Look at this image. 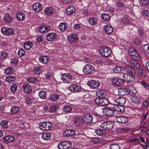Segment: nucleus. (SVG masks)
Here are the masks:
<instances>
[{
  "mask_svg": "<svg viewBox=\"0 0 149 149\" xmlns=\"http://www.w3.org/2000/svg\"><path fill=\"white\" fill-rule=\"evenodd\" d=\"M95 103L100 106H104L108 104L109 102L107 98L97 97L95 99Z\"/></svg>",
  "mask_w": 149,
  "mask_h": 149,
  "instance_id": "nucleus-1",
  "label": "nucleus"
},
{
  "mask_svg": "<svg viewBox=\"0 0 149 149\" xmlns=\"http://www.w3.org/2000/svg\"><path fill=\"white\" fill-rule=\"evenodd\" d=\"M100 54L105 57H109L111 53V49L108 47L105 46L100 47Z\"/></svg>",
  "mask_w": 149,
  "mask_h": 149,
  "instance_id": "nucleus-2",
  "label": "nucleus"
},
{
  "mask_svg": "<svg viewBox=\"0 0 149 149\" xmlns=\"http://www.w3.org/2000/svg\"><path fill=\"white\" fill-rule=\"evenodd\" d=\"M114 123L113 122L111 121H107L102 123L100 126L103 129L111 130L114 127Z\"/></svg>",
  "mask_w": 149,
  "mask_h": 149,
  "instance_id": "nucleus-3",
  "label": "nucleus"
},
{
  "mask_svg": "<svg viewBox=\"0 0 149 149\" xmlns=\"http://www.w3.org/2000/svg\"><path fill=\"white\" fill-rule=\"evenodd\" d=\"M61 79L65 83H69L72 80V75L69 73H64L61 74Z\"/></svg>",
  "mask_w": 149,
  "mask_h": 149,
  "instance_id": "nucleus-4",
  "label": "nucleus"
},
{
  "mask_svg": "<svg viewBox=\"0 0 149 149\" xmlns=\"http://www.w3.org/2000/svg\"><path fill=\"white\" fill-rule=\"evenodd\" d=\"M72 145L71 142L68 141L60 142L58 145L59 149H68Z\"/></svg>",
  "mask_w": 149,
  "mask_h": 149,
  "instance_id": "nucleus-5",
  "label": "nucleus"
},
{
  "mask_svg": "<svg viewBox=\"0 0 149 149\" xmlns=\"http://www.w3.org/2000/svg\"><path fill=\"white\" fill-rule=\"evenodd\" d=\"M83 70L85 74H91L94 72V68L93 66L90 65L86 64L83 68Z\"/></svg>",
  "mask_w": 149,
  "mask_h": 149,
  "instance_id": "nucleus-6",
  "label": "nucleus"
},
{
  "mask_svg": "<svg viewBox=\"0 0 149 149\" xmlns=\"http://www.w3.org/2000/svg\"><path fill=\"white\" fill-rule=\"evenodd\" d=\"M40 128L43 130H48L51 128L52 125L48 122H43L40 124Z\"/></svg>",
  "mask_w": 149,
  "mask_h": 149,
  "instance_id": "nucleus-7",
  "label": "nucleus"
},
{
  "mask_svg": "<svg viewBox=\"0 0 149 149\" xmlns=\"http://www.w3.org/2000/svg\"><path fill=\"white\" fill-rule=\"evenodd\" d=\"M103 112L106 113L105 114L107 116H112L114 114V109L112 108L107 106L103 109Z\"/></svg>",
  "mask_w": 149,
  "mask_h": 149,
  "instance_id": "nucleus-8",
  "label": "nucleus"
},
{
  "mask_svg": "<svg viewBox=\"0 0 149 149\" xmlns=\"http://www.w3.org/2000/svg\"><path fill=\"white\" fill-rule=\"evenodd\" d=\"M69 89L70 91L73 93H78L81 90V86L77 84H72L69 87Z\"/></svg>",
  "mask_w": 149,
  "mask_h": 149,
  "instance_id": "nucleus-9",
  "label": "nucleus"
},
{
  "mask_svg": "<svg viewBox=\"0 0 149 149\" xmlns=\"http://www.w3.org/2000/svg\"><path fill=\"white\" fill-rule=\"evenodd\" d=\"M140 59H135V58H131L129 60V63L134 69H139L140 68V64L138 63L137 61Z\"/></svg>",
  "mask_w": 149,
  "mask_h": 149,
  "instance_id": "nucleus-10",
  "label": "nucleus"
},
{
  "mask_svg": "<svg viewBox=\"0 0 149 149\" xmlns=\"http://www.w3.org/2000/svg\"><path fill=\"white\" fill-rule=\"evenodd\" d=\"M124 79L126 81L132 82L135 80L134 75L131 74L124 73L123 75Z\"/></svg>",
  "mask_w": 149,
  "mask_h": 149,
  "instance_id": "nucleus-11",
  "label": "nucleus"
},
{
  "mask_svg": "<svg viewBox=\"0 0 149 149\" xmlns=\"http://www.w3.org/2000/svg\"><path fill=\"white\" fill-rule=\"evenodd\" d=\"M112 81L113 83L118 86H121L124 84V81L123 80L117 77H113L112 79Z\"/></svg>",
  "mask_w": 149,
  "mask_h": 149,
  "instance_id": "nucleus-12",
  "label": "nucleus"
},
{
  "mask_svg": "<svg viewBox=\"0 0 149 149\" xmlns=\"http://www.w3.org/2000/svg\"><path fill=\"white\" fill-rule=\"evenodd\" d=\"M1 32L4 35H11L14 33V31L10 28L3 27L2 28Z\"/></svg>",
  "mask_w": 149,
  "mask_h": 149,
  "instance_id": "nucleus-13",
  "label": "nucleus"
},
{
  "mask_svg": "<svg viewBox=\"0 0 149 149\" xmlns=\"http://www.w3.org/2000/svg\"><path fill=\"white\" fill-rule=\"evenodd\" d=\"M87 84L90 87L94 89L98 88L100 86V84L97 81L94 80L88 81Z\"/></svg>",
  "mask_w": 149,
  "mask_h": 149,
  "instance_id": "nucleus-14",
  "label": "nucleus"
},
{
  "mask_svg": "<svg viewBox=\"0 0 149 149\" xmlns=\"http://www.w3.org/2000/svg\"><path fill=\"white\" fill-rule=\"evenodd\" d=\"M68 41L74 43L76 42L78 40V38L76 34L71 33L68 37Z\"/></svg>",
  "mask_w": 149,
  "mask_h": 149,
  "instance_id": "nucleus-15",
  "label": "nucleus"
},
{
  "mask_svg": "<svg viewBox=\"0 0 149 149\" xmlns=\"http://www.w3.org/2000/svg\"><path fill=\"white\" fill-rule=\"evenodd\" d=\"M75 124L77 126L81 125L84 123V120L81 117H76L74 120Z\"/></svg>",
  "mask_w": 149,
  "mask_h": 149,
  "instance_id": "nucleus-16",
  "label": "nucleus"
},
{
  "mask_svg": "<svg viewBox=\"0 0 149 149\" xmlns=\"http://www.w3.org/2000/svg\"><path fill=\"white\" fill-rule=\"evenodd\" d=\"M57 37V35L56 33H48L46 36V38L47 40L52 41L55 39Z\"/></svg>",
  "mask_w": 149,
  "mask_h": 149,
  "instance_id": "nucleus-17",
  "label": "nucleus"
},
{
  "mask_svg": "<svg viewBox=\"0 0 149 149\" xmlns=\"http://www.w3.org/2000/svg\"><path fill=\"white\" fill-rule=\"evenodd\" d=\"M22 89L25 93H29L32 91L31 87L28 84H24L22 86Z\"/></svg>",
  "mask_w": 149,
  "mask_h": 149,
  "instance_id": "nucleus-18",
  "label": "nucleus"
},
{
  "mask_svg": "<svg viewBox=\"0 0 149 149\" xmlns=\"http://www.w3.org/2000/svg\"><path fill=\"white\" fill-rule=\"evenodd\" d=\"M63 112L67 113H71L72 111V108L69 104L64 105L62 108Z\"/></svg>",
  "mask_w": 149,
  "mask_h": 149,
  "instance_id": "nucleus-19",
  "label": "nucleus"
},
{
  "mask_svg": "<svg viewBox=\"0 0 149 149\" xmlns=\"http://www.w3.org/2000/svg\"><path fill=\"white\" fill-rule=\"evenodd\" d=\"M75 134V132L72 130H69L65 131L63 133L64 136L71 137Z\"/></svg>",
  "mask_w": 149,
  "mask_h": 149,
  "instance_id": "nucleus-20",
  "label": "nucleus"
},
{
  "mask_svg": "<svg viewBox=\"0 0 149 149\" xmlns=\"http://www.w3.org/2000/svg\"><path fill=\"white\" fill-rule=\"evenodd\" d=\"M33 10L36 12H38L40 11L42 8V6L39 3L34 4L33 6Z\"/></svg>",
  "mask_w": 149,
  "mask_h": 149,
  "instance_id": "nucleus-21",
  "label": "nucleus"
},
{
  "mask_svg": "<svg viewBox=\"0 0 149 149\" xmlns=\"http://www.w3.org/2000/svg\"><path fill=\"white\" fill-rule=\"evenodd\" d=\"M26 81L30 83H33L38 82L40 80L36 77H27L26 78Z\"/></svg>",
  "mask_w": 149,
  "mask_h": 149,
  "instance_id": "nucleus-22",
  "label": "nucleus"
},
{
  "mask_svg": "<svg viewBox=\"0 0 149 149\" xmlns=\"http://www.w3.org/2000/svg\"><path fill=\"white\" fill-rule=\"evenodd\" d=\"M20 110V107L15 106H13L10 109V112L12 114H14L18 113Z\"/></svg>",
  "mask_w": 149,
  "mask_h": 149,
  "instance_id": "nucleus-23",
  "label": "nucleus"
},
{
  "mask_svg": "<svg viewBox=\"0 0 149 149\" xmlns=\"http://www.w3.org/2000/svg\"><path fill=\"white\" fill-rule=\"evenodd\" d=\"M107 93L103 91H99L96 93V96L97 97L105 98L107 96Z\"/></svg>",
  "mask_w": 149,
  "mask_h": 149,
  "instance_id": "nucleus-24",
  "label": "nucleus"
},
{
  "mask_svg": "<svg viewBox=\"0 0 149 149\" xmlns=\"http://www.w3.org/2000/svg\"><path fill=\"white\" fill-rule=\"evenodd\" d=\"M117 121L119 123H125L127 122L128 119L126 117L120 116L116 118Z\"/></svg>",
  "mask_w": 149,
  "mask_h": 149,
  "instance_id": "nucleus-25",
  "label": "nucleus"
},
{
  "mask_svg": "<svg viewBox=\"0 0 149 149\" xmlns=\"http://www.w3.org/2000/svg\"><path fill=\"white\" fill-rule=\"evenodd\" d=\"M39 60L41 63L46 64L49 61V58L47 56H41L39 57Z\"/></svg>",
  "mask_w": 149,
  "mask_h": 149,
  "instance_id": "nucleus-26",
  "label": "nucleus"
},
{
  "mask_svg": "<svg viewBox=\"0 0 149 149\" xmlns=\"http://www.w3.org/2000/svg\"><path fill=\"white\" fill-rule=\"evenodd\" d=\"M124 68L121 66H117L113 69V71L116 73H120L123 72Z\"/></svg>",
  "mask_w": 149,
  "mask_h": 149,
  "instance_id": "nucleus-27",
  "label": "nucleus"
},
{
  "mask_svg": "<svg viewBox=\"0 0 149 149\" xmlns=\"http://www.w3.org/2000/svg\"><path fill=\"white\" fill-rule=\"evenodd\" d=\"M117 102L120 105H123L126 102V99L122 97H119L116 100Z\"/></svg>",
  "mask_w": 149,
  "mask_h": 149,
  "instance_id": "nucleus-28",
  "label": "nucleus"
},
{
  "mask_svg": "<svg viewBox=\"0 0 149 149\" xmlns=\"http://www.w3.org/2000/svg\"><path fill=\"white\" fill-rule=\"evenodd\" d=\"M14 139V137L10 135L7 136L3 138V141L6 142H11L13 141Z\"/></svg>",
  "mask_w": 149,
  "mask_h": 149,
  "instance_id": "nucleus-29",
  "label": "nucleus"
},
{
  "mask_svg": "<svg viewBox=\"0 0 149 149\" xmlns=\"http://www.w3.org/2000/svg\"><path fill=\"white\" fill-rule=\"evenodd\" d=\"M53 11V8L50 7L46 8L44 10L45 13L48 15H52Z\"/></svg>",
  "mask_w": 149,
  "mask_h": 149,
  "instance_id": "nucleus-30",
  "label": "nucleus"
},
{
  "mask_svg": "<svg viewBox=\"0 0 149 149\" xmlns=\"http://www.w3.org/2000/svg\"><path fill=\"white\" fill-rule=\"evenodd\" d=\"M50 29L49 27L44 25L40 26L39 30L41 33H44L48 32Z\"/></svg>",
  "mask_w": 149,
  "mask_h": 149,
  "instance_id": "nucleus-31",
  "label": "nucleus"
},
{
  "mask_svg": "<svg viewBox=\"0 0 149 149\" xmlns=\"http://www.w3.org/2000/svg\"><path fill=\"white\" fill-rule=\"evenodd\" d=\"M104 28L106 33L108 34H111L113 31V28L110 25H107L104 26Z\"/></svg>",
  "mask_w": 149,
  "mask_h": 149,
  "instance_id": "nucleus-32",
  "label": "nucleus"
},
{
  "mask_svg": "<svg viewBox=\"0 0 149 149\" xmlns=\"http://www.w3.org/2000/svg\"><path fill=\"white\" fill-rule=\"evenodd\" d=\"M97 19L94 17H91L89 19V23L91 25H95L97 23Z\"/></svg>",
  "mask_w": 149,
  "mask_h": 149,
  "instance_id": "nucleus-33",
  "label": "nucleus"
},
{
  "mask_svg": "<svg viewBox=\"0 0 149 149\" xmlns=\"http://www.w3.org/2000/svg\"><path fill=\"white\" fill-rule=\"evenodd\" d=\"M17 18L19 21L23 20L25 18V16L24 14L21 12H19L17 13Z\"/></svg>",
  "mask_w": 149,
  "mask_h": 149,
  "instance_id": "nucleus-34",
  "label": "nucleus"
},
{
  "mask_svg": "<svg viewBox=\"0 0 149 149\" xmlns=\"http://www.w3.org/2000/svg\"><path fill=\"white\" fill-rule=\"evenodd\" d=\"M119 93H120V95H127L130 93V92L129 90L126 88H123L120 89L119 90Z\"/></svg>",
  "mask_w": 149,
  "mask_h": 149,
  "instance_id": "nucleus-35",
  "label": "nucleus"
},
{
  "mask_svg": "<svg viewBox=\"0 0 149 149\" xmlns=\"http://www.w3.org/2000/svg\"><path fill=\"white\" fill-rule=\"evenodd\" d=\"M138 69L139 75L141 77H145L146 74L145 70L142 69L140 68L139 69Z\"/></svg>",
  "mask_w": 149,
  "mask_h": 149,
  "instance_id": "nucleus-36",
  "label": "nucleus"
},
{
  "mask_svg": "<svg viewBox=\"0 0 149 149\" xmlns=\"http://www.w3.org/2000/svg\"><path fill=\"white\" fill-rule=\"evenodd\" d=\"M142 48L144 52L146 54H149V46L148 45H144L142 46Z\"/></svg>",
  "mask_w": 149,
  "mask_h": 149,
  "instance_id": "nucleus-37",
  "label": "nucleus"
},
{
  "mask_svg": "<svg viewBox=\"0 0 149 149\" xmlns=\"http://www.w3.org/2000/svg\"><path fill=\"white\" fill-rule=\"evenodd\" d=\"M33 43L29 41L25 42L24 44V48L26 50H28L30 49L33 46Z\"/></svg>",
  "mask_w": 149,
  "mask_h": 149,
  "instance_id": "nucleus-38",
  "label": "nucleus"
},
{
  "mask_svg": "<svg viewBox=\"0 0 149 149\" xmlns=\"http://www.w3.org/2000/svg\"><path fill=\"white\" fill-rule=\"evenodd\" d=\"M85 120L87 123H91L93 121V117L92 116L89 114H87L85 116Z\"/></svg>",
  "mask_w": 149,
  "mask_h": 149,
  "instance_id": "nucleus-39",
  "label": "nucleus"
},
{
  "mask_svg": "<svg viewBox=\"0 0 149 149\" xmlns=\"http://www.w3.org/2000/svg\"><path fill=\"white\" fill-rule=\"evenodd\" d=\"M95 132L97 135L100 136H104L106 134L105 131L101 129H96Z\"/></svg>",
  "mask_w": 149,
  "mask_h": 149,
  "instance_id": "nucleus-40",
  "label": "nucleus"
},
{
  "mask_svg": "<svg viewBox=\"0 0 149 149\" xmlns=\"http://www.w3.org/2000/svg\"><path fill=\"white\" fill-rule=\"evenodd\" d=\"M75 10V8L72 6L68 8L66 10V12L68 15L73 13Z\"/></svg>",
  "mask_w": 149,
  "mask_h": 149,
  "instance_id": "nucleus-41",
  "label": "nucleus"
},
{
  "mask_svg": "<svg viewBox=\"0 0 149 149\" xmlns=\"http://www.w3.org/2000/svg\"><path fill=\"white\" fill-rule=\"evenodd\" d=\"M59 98V96L58 95L54 94L51 95L49 97V100L52 101H57Z\"/></svg>",
  "mask_w": 149,
  "mask_h": 149,
  "instance_id": "nucleus-42",
  "label": "nucleus"
},
{
  "mask_svg": "<svg viewBox=\"0 0 149 149\" xmlns=\"http://www.w3.org/2000/svg\"><path fill=\"white\" fill-rule=\"evenodd\" d=\"M114 106L116 108V109L118 112L122 113L125 111V108L123 105H120L119 106H118L117 105H115Z\"/></svg>",
  "mask_w": 149,
  "mask_h": 149,
  "instance_id": "nucleus-43",
  "label": "nucleus"
},
{
  "mask_svg": "<svg viewBox=\"0 0 149 149\" xmlns=\"http://www.w3.org/2000/svg\"><path fill=\"white\" fill-rule=\"evenodd\" d=\"M130 55L131 58H135L136 60L140 58V56L136 51L132 53H130Z\"/></svg>",
  "mask_w": 149,
  "mask_h": 149,
  "instance_id": "nucleus-44",
  "label": "nucleus"
},
{
  "mask_svg": "<svg viewBox=\"0 0 149 149\" xmlns=\"http://www.w3.org/2000/svg\"><path fill=\"white\" fill-rule=\"evenodd\" d=\"M131 100L133 103L137 104H139L141 103L140 99L136 96L133 97L132 98Z\"/></svg>",
  "mask_w": 149,
  "mask_h": 149,
  "instance_id": "nucleus-45",
  "label": "nucleus"
},
{
  "mask_svg": "<svg viewBox=\"0 0 149 149\" xmlns=\"http://www.w3.org/2000/svg\"><path fill=\"white\" fill-rule=\"evenodd\" d=\"M60 30L61 31L65 30L67 27V24L65 23H62L60 24L59 26Z\"/></svg>",
  "mask_w": 149,
  "mask_h": 149,
  "instance_id": "nucleus-46",
  "label": "nucleus"
},
{
  "mask_svg": "<svg viewBox=\"0 0 149 149\" xmlns=\"http://www.w3.org/2000/svg\"><path fill=\"white\" fill-rule=\"evenodd\" d=\"M47 92L44 91H41L39 92V96L40 98L42 99H45L47 96Z\"/></svg>",
  "mask_w": 149,
  "mask_h": 149,
  "instance_id": "nucleus-47",
  "label": "nucleus"
},
{
  "mask_svg": "<svg viewBox=\"0 0 149 149\" xmlns=\"http://www.w3.org/2000/svg\"><path fill=\"white\" fill-rule=\"evenodd\" d=\"M51 134L50 133H45L42 135V138L45 140H48L51 138Z\"/></svg>",
  "mask_w": 149,
  "mask_h": 149,
  "instance_id": "nucleus-48",
  "label": "nucleus"
},
{
  "mask_svg": "<svg viewBox=\"0 0 149 149\" xmlns=\"http://www.w3.org/2000/svg\"><path fill=\"white\" fill-rule=\"evenodd\" d=\"M4 18L5 22L7 23L10 22L12 20V18L8 14H5Z\"/></svg>",
  "mask_w": 149,
  "mask_h": 149,
  "instance_id": "nucleus-49",
  "label": "nucleus"
},
{
  "mask_svg": "<svg viewBox=\"0 0 149 149\" xmlns=\"http://www.w3.org/2000/svg\"><path fill=\"white\" fill-rule=\"evenodd\" d=\"M102 17L103 19L105 21L109 20L110 18V15L108 14L105 13L103 14L102 15Z\"/></svg>",
  "mask_w": 149,
  "mask_h": 149,
  "instance_id": "nucleus-50",
  "label": "nucleus"
},
{
  "mask_svg": "<svg viewBox=\"0 0 149 149\" xmlns=\"http://www.w3.org/2000/svg\"><path fill=\"white\" fill-rule=\"evenodd\" d=\"M101 140L102 139L101 138L95 137L92 139L91 141L95 143H100Z\"/></svg>",
  "mask_w": 149,
  "mask_h": 149,
  "instance_id": "nucleus-51",
  "label": "nucleus"
},
{
  "mask_svg": "<svg viewBox=\"0 0 149 149\" xmlns=\"http://www.w3.org/2000/svg\"><path fill=\"white\" fill-rule=\"evenodd\" d=\"M124 70L126 72L125 73H127V74H130L131 72L132 68L130 66L128 65H126L125 67L124 68Z\"/></svg>",
  "mask_w": 149,
  "mask_h": 149,
  "instance_id": "nucleus-52",
  "label": "nucleus"
},
{
  "mask_svg": "<svg viewBox=\"0 0 149 149\" xmlns=\"http://www.w3.org/2000/svg\"><path fill=\"white\" fill-rule=\"evenodd\" d=\"M6 80L9 82L14 81L15 79V77L13 76L9 75L6 77Z\"/></svg>",
  "mask_w": 149,
  "mask_h": 149,
  "instance_id": "nucleus-53",
  "label": "nucleus"
},
{
  "mask_svg": "<svg viewBox=\"0 0 149 149\" xmlns=\"http://www.w3.org/2000/svg\"><path fill=\"white\" fill-rule=\"evenodd\" d=\"M10 89L12 92H15L17 89V86L15 84H13L10 87Z\"/></svg>",
  "mask_w": 149,
  "mask_h": 149,
  "instance_id": "nucleus-54",
  "label": "nucleus"
},
{
  "mask_svg": "<svg viewBox=\"0 0 149 149\" xmlns=\"http://www.w3.org/2000/svg\"><path fill=\"white\" fill-rule=\"evenodd\" d=\"M120 147L117 144H111L110 148V149H120Z\"/></svg>",
  "mask_w": 149,
  "mask_h": 149,
  "instance_id": "nucleus-55",
  "label": "nucleus"
},
{
  "mask_svg": "<svg viewBox=\"0 0 149 149\" xmlns=\"http://www.w3.org/2000/svg\"><path fill=\"white\" fill-rule=\"evenodd\" d=\"M8 122L6 121H1L0 123L1 126L4 128H8L7 124Z\"/></svg>",
  "mask_w": 149,
  "mask_h": 149,
  "instance_id": "nucleus-56",
  "label": "nucleus"
},
{
  "mask_svg": "<svg viewBox=\"0 0 149 149\" xmlns=\"http://www.w3.org/2000/svg\"><path fill=\"white\" fill-rule=\"evenodd\" d=\"M25 53V52L23 49H20L18 51L17 54L19 56L22 57L24 55Z\"/></svg>",
  "mask_w": 149,
  "mask_h": 149,
  "instance_id": "nucleus-57",
  "label": "nucleus"
},
{
  "mask_svg": "<svg viewBox=\"0 0 149 149\" xmlns=\"http://www.w3.org/2000/svg\"><path fill=\"white\" fill-rule=\"evenodd\" d=\"M57 108V106L54 105L51 107L49 109V111L50 112L53 113L56 110Z\"/></svg>",
  "mask_w": 149,
  "mask_h": 149,
  "instance_id": "nucleus-58",
  "label": "nucleus"
},
{
  "mask_svg": "<svg viewBox=\"0 0 149 149\" xmlns=\"http://www.w3.org/2000/svg\"><path fill=\"white\" fill-rule=\"evenodd\" d=\"M139 141V139L138 138H136L130 140V142L133 145H135L138 143Z\"/></svg>",
  "mask_w": 149,
  "mask_h": 149,
  "instance_id": "nucleus-59",
  "label": "nucleus"
},
{
  "mask_svg": "<svg viewBox=\"0 0 149 149\" xmlns=\"http://www.w3.org/2000/svg\"><path fill=\"white\" fill-rule=\"evenodd\" d=\"M40 67H36L34 68L33 70V72L36 74H40Z\"/></svg>",
  "mask_w": 149,
  "mask_h": 149,
  "instance_id": "nucleus-60",
  "label": "nucleus"
},
{
  "mask_svg": "<svg viewBox=\"0 0 149 149\" xmlns=\"http://www.w3.org/2000/svg\"><path fill=\"white\" fill-rule=\"evenodd\" d=\"M17 62L18 60L16 58L14 57L11 59L10 63L12 64L15 65L17 63Z\"/></svg>",
  "mask_w": 149,
  "mask_h": 149,
  "instance_id": "nucleus-61",
  "label": "nucleus"
},
{
  "mask_svg": "<svg viewBox=\"0 0 149 149\" xmlns=\"http://www.w3.org/2000/svg\"><path fill=\"white\" fill-rule=\"evenodd\" d=\"M139 2L141 5H146L149 3V1L148 0H139Z\"/></svg>",
  "mask_w": 149,
  "mask_h": 149,
  "instance_id": "nucleus-62",
  "label": "nucleus"
},
{
  "mask_svg": "<svg viewBox=\"0 0 149 149\" xmlns=\"http://www.w3.org/2000/svg\"><path fill=\"white\" fill-rule=\"evenodd\" d=\"M5 72L6 74H11L13 72V70L10 68H8L6 69L5 70Z\"/></svg>",
  "mask_w": 149,
  "mask_h": 149,
  "instance_id": "nucleus-63",
  "label": "nucleus"
},
{
  "mask_svg": "<svg viewBox=\"0 0 149 149\" xmlns=\"http://www.w3.org/2000/svg\"><path fill=\"white\" fill-rule=\"evenodd\" d=\"M8 54L5 52H1L0 54V57L2 58H4L7 57Z\"/></svg>",
  "mask_w": 149,
  "mask_h": 149,
  "instance_id": "nucleus-64",
  "label": "nucleus"
}]
</instances>
